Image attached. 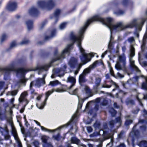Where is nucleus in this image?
<instances>
[{"label": "nucleus", "mask_w": 147, "mask_h": 147, "mask_svg": "<svg viewBox=\"0 0 147 147\" xmlns=\"http://www.w3.org/2000/svg\"><path fill=\"white\" fill-rule=\"evenodd\" d=\"M145 20V19H142L141 23L140 24H138L137 22V20L134 19L131 22L126 26H124L121 22L118 23L115 25L113 24L112 23V19L111 18H108L105 19L102 18L99 15L95 16L87 20L84 26L80 29L79 34L81 36H82V38H83V34L89 24L94 21L100 22L103 24L106 25L110 30L111 36L108 45L109 46L111 45V41L113 39V38L112 36V31H119L127 28H132L134 26L136 28H140L141 26L144 24Z\"/></svg>", "instance_id": "obj_1"}, {"label": "nucleus", "mask_w": 147, "mask_h": 147, "mask_svg": "<svg viewBox=\"0 0 147 147\" xmlns=\"http://www.w3.org/2000/svg\"><path fill=\"white\" fill-rule=\"evenodd\" d=\"M70 38L73 43L68 45L66 48L63 51L61 56L58 57L57 58L53 61L52 62L64 58L65 54L69 52L70 49L72 48L73 45L76 42L77 43V46L78 47L81 53V55H80L79 57L82 62V64L80 63L78 65V69L79 71L82 65H85L91 61V55L90 53H86L85 52V50L82 47L81 45V42L83 39L82 38V36H81L79 34H78V36H76L74 35L73 32H71L70 34Z\"/></svg>", "instance_id": "obj_2"}, {"label": "nucleus", "mask_w": 147, "mask_h": 147, "mask_svg": "<svg viewBox=\"0 0 147 147\" xmlns=\"http://www.w3.org/2000/svg\"><path fill=\"white\" fill-rule=\"evenodd\" d=\"M49 67V66L47 65H39L36 67L35 69L27 70L24 68H19L16 69L14 66L13 65H11L5 68H0V71H2L5 73L4 79L6 80L9 77L10 71H15L17 76L20 75L24 76L25 73L28 71L38 70L39 72H40L42 70H47Z\"/></svg>", "instance_id": "obj_3"}, {"label": "nucleus", "mask_w": 147, "mask_h": 147, "mask_svg": "<svg viewBox=\"0 0 147 147\" xmlns=\"http://www.w3.org/2000/svg\"><path fill=\"white\" fill-rule=\"evenodd\" d=\"M115 68L117 70H122L124 72L127 71L126 66V57L124 53L119 55L118 61L115 66Z\"/></svg>", "instance_id": "obj_4"}, {"label": "nucleus", "mask_w": 147, "mask_h": 147, "mask_svg": "<svg viewBox=\"0 0 147 147\" xmlns=\"http://www.w3.org/2000/svg\"><path fill=\"white\" fill-rule=\"evenodd\" d=\"M55 5V0H48L47 1L45 0H39L37 2V6L39 8L47 10L51 9Z\"/></svg>", "instance_id": "obj_5"}, {"label": "nucleus", "mask_w": 147, "mask_h": 147, "mask_svg": "<svg viewBox=\"0 0 147 147\" xmlns=\"http://www.w3.org/2000/svg\"><path fill=\"white\" fill-rule=\"evenodd\" d=\"M100 125L101 124L100 122L99 121H96V122L94 124L93 126L94 128L96 130H97V129H98L99 130V131H102L101 130H100ZM102 135L104 139L102 140L101 141V143H102V142L105 140L106 139H108L110 138H111V142L108 144L107 146H108L110 144L111 146L113 143V139L112 137L113 136V135H111L110 134L108 133L107 132L104 131L103 130H102Z\"/></svg>", "instance_id": "obj_6"}, {"label": "nucleus", "mask_w": 147, "mask_h": 147, "mask_svg": "<svg viewBox=\"0 0 147 147\" xmlns=\"http://www.w3.org/2000/svg\"><path fill=\"white\" fill-rule=\"evenodd\" d=\"M54 91L57 92H62L65 91V90H64L63 89H61L60 88H57L55 90L52 89L51 90L48 91L46 93V98L44 101L40 105L36 104V105L37 107L39 109H42L45 105L46 104V102L49 96V95L52 94Z\"/></svg>", "instance_id": "obj_7"}, {"label": "nucleus", "mask_w": 147, "mask_h": 147, "mask_svg": "<svg viewBox=\"0 0 147 147\" xmlns=\"http://www.w3.org/2000/svg\"><path fill=\"white\" fill-rule=\"evenodd\" d=\"M122 123V120L120 116L117 117L115 118L114 120H112L109 122V128L113 130V131H114L113 128L116 127V128L120 127Z\"/></svg>", "instance_id": "obj_8"}, {"label": "nucleus", "mask_w": 147, "mask_h": 147, "mask_svg": "<svg viewBox=\"0 0 147 147\" xmlns=\"http://www.w3.org/2000/svg\"><path fill=\"white\" fill-rule=\"evenodd\" d=\"M0 132L2 135L4 136V140H9V142L8 143L9 144L8 145L12 143L11 136L9 134L8 129L7 126H5L4 128L0 127Z\"/></svg>", "instance_id": "obj_9"}, {"label": "nucleus", "mask_w": 147, "mask_h": 147, "mask_svg": "<svg viewBox=\"0 0 147 147\" xmlns=\"http://www.w3.org/2000/svg\"><path fill=\"white\" fill-rule=\"evenodd\" d=\"M30 84L33 86H34L37 87L39 88L42 85L45 84V78H38L36 80L31 82Z\"/></svg>", "instance_id": "obj_10"}, {"label": "nucleus", "mask_w": 147, "mask_h": 147, "mask_svg": "<svg viewBox=\"0 0 147 147\" xmlns=\"http://www.w3.org/2000/svg\"><path fill=\"white\" fill-rule=\"evenodd\" d=\"M99 63H101V62L98 61H95L92 65H90L88 67L84 69L82 74H83L86 76L90 72L91 70L96 67L98 65Z\"/></svg>", "instance_id": "obj_11"}, {"label": "nucleus", "mask_w": 147, "mask_h": 147, "mask_svg": "<svg viewBox=\"0 0 147 147\" xmlns=\"http://www.w3.org/2000/svg\"><path fill=\"white\" fill-rule=\"evenodd\" d=\"M28 95V93L27 91H25L22 92L19 99V102H21L23 101H26L28 104V102L27 100V97Z\"/></svg>", "instance_id": "obj_12"}, {"label": "nucleus", "mask_w": 147, "mask_h": 147, "mask_svg": "<svg viewBox=\"0 0 147 147\" xmlns=\"http://www.w3.org/2000/svg\"><path fill=\"white\" fill-rule=\"evenodd\" d=\"M67 82H70L71 83V84L70 87H67V86L64 85H63V86L67 89H69L74 85L76 82V79L74 77L70 76L68 78Z\"/></svg>", "instance_id": "obj_13"}, {"label": "nucleus", "mask_w": 147, "mask_h": 147, "mask_svg": "<svg viewBox=\"0 0 147 147\" xmlns=\"http://www.w3.org/2000/svg\"><path fill=\"white\" fill-rule=\"evenodd\" d=\"M78 62V59L74 57H71L68 62V64L71 68L74 67Z\"/></svg>", "instance_id": "obj_14"}, {"label": "nucleus", "mask_w": 147, "mask_h": 147, "mask_svg": "<svg viewBox=\"0 0 147 147\" xmlns=\"http://www.w3.org/2000/svg\"><path fill=\"white\" fill-rule=\"evenodd\" d=\"M16 7L17 3L13 2H9L7 7V9L10 11L14 10Z\"/></svg>", "instance_id": "obj_15"}, {"label": "nucleus", "mask_w": 147, "mask_h": 147, "mask_svg": "<svg viewBox=\"0 0 147 147\" xmlns=\"http://www.w3.org/2000/svg\"><path fill=\"white\" fill-rule=\"evenodd\" d=\"M38 10L34 7H32L29 10V13L31 16H36L38 13Z\"/></svg>", "instance_id": "obj_16"}, {"label": "nucleus", "mask_w": 147, "mask_h": 147, "mask_svg": "<svg viewBox=\"0 0 147 147\" xmlns=\"http://www.w3.org/2000/svg\"><path fill=\"white\" fill-rule=\"evenodd\" d=\"M84 90L86 92V93L88 96V97L86 98L83 101V102L86 99H87L88 97L92 96L93 95L92 93V90L90 89V88L88 87L87 86H85L84 88Z\"/></svg>", "instance_id": "obj_17"}, {"label": "nucleus", "mask_w": 147, "mask_h": 147, "mask_svg": "<svg viewBox=\"0 0 147 147\" xmlns=\"http://www.w3.org/2000/svg\"><path fill=\"white\" fill-rule=\"evenodd\" d=\"M79 81L80 84L82 85L83 83L85 82L86 80L85 79V76L83 74H81L79 77Z\"/></svg>", "instance_id": "obj_18"}, {"label": "nucleus", "mask_w": 147, "mask_h": 147, "mask_svg": "<svg viewBox=\"0 0 147 147\" xmlns=\"http://www.w3.org/2000/svg\"><path fill=\"white\" fill-rule=\"evenodd\" d=\"M71 143L76 144L78 145L80 143V141L76 137H73L71 139Z\"/></svg>", "instance_id": "obj_19"}, {"label": "nucleus", "mask_w": 147, "mask_h": 147, "mask_svg": "<svg viewBox=\"0 0 147 147\" xmlns=\"http://www.w3.org/2000/svg\"><path fill=\"white\" fill-rule=\"evenodd\" d=\"M129 61L131 67L137 71H139L140 70L135 65L134 61L133 60L132 58H130Z\"/></svg>", "instance_id": "obj_20"}, {"label": "nucleus", "mask_w": 147, "mask_h": 147, "mask_svg": "<svg viewBox=\"0 0 147 147\" xmlns=\"http://www.w3.org/2000/svg\"><path fill=\"white\" fill-rule=\"evenodd\" d=\"M11 128L12 133L14 137L15 140L19 139V137L18 136L17 132L15 128V127H11Z\"/></svg>", "instance_id": "obj_21"}, {"label": "nucleus", "mask_w": 147, "mask_h": 147, "mask_svg": "<svg viewBox=\"0 0 147 147\" xmlns=\"http://www.w3.org/2000/svg\"><path fill=\"white\" fill-rule=\"evenodd\" d=\"M28 29L29 30L32 29L33 28V22L31 20H28L26 22Z\"/></svg>", "instance_id": "obj_22"}, {"label": "nucleus", "mask_w": 147, "mask_h": 147, "mask_svg": "<svg viewBox=\"0 0 147 147\" xmlns=\"http://www.w3.org/2000/svg\"><path fill=\"white\" fill-rule=\"evenodd\" d=\"M101 81V79L99 77L96 78L95 79V86L97 88L100 85Z\"/></svg>", "instance_id": "obj_23"}, {"label": "nucleus", "mask_w": 147, "mask_h": 147, "mask_svg": "<svg viewBox=\"0 0 147 147\" xmlns=\"http://www.w3.org/2000/svg\"><path fill=\"white\" fill-rule=\"evenodd\" d=\"M18 92V90H15L13 91H9L6 94L7 96L11 95L12 96H16Z\"/></svg>", "instance_id": "obj_24"}, {"label": "nucleus", "mask_w": 147, "mask_h": 147, "mask_svg": "<svg viewBox=\"0 0 147 147\" xmlns=\"http://www.w3.org/2000/svg\"><path fill=\"white\" fill-rule=\"evenodd\" d=\"M59 84V82L58 80H55L50 82L48 86H52L54 87L56 86Z\"/></svg>", "instance_id": "obj_25"}, {"label": "nucleus", "mask_w": 147, "mask_h": 147, "mask_svg": "<svg viewBox=\"0 0 147 147\" xmlns=\"http://www.w3.org/2000/svg\"><path fill=\"white\" fill-rule=\"evenodd\" d=\"M138 145L140 147H147V142L145 141H142L140 142Z\"/></svg>", "instance_id": "obj_26"}, {"label": "nucleus", "mask_w": 147, "mask_h": 147, "mask_svg": "<svg viewBox=\"0 0 147 147\" xmlns=\"http://www.w3.org/2000/svg\"><path fill=\"white\" fill-rule=\"evenodd\" d=\"M67 67L65 65H63L62 68L60 69H57L56 70V71L58 73H59L62 72L64 73V71L65 70L66 68Z\"/></svg>", "instance_id": "obj_27"}, {"label": "nucleus", "mask_w": 147, "mask_h": 147, "mask_svg": "<svg viewBox=\"0 0 147 147\" xmlns=\"http://www.w3.org/2000/svg\"><path fill=\"white\" fill-rule=\"evenodd\" d=\"M27 80L23 76L21 78L19 81L18 83L21 84H23L24 85H25L26 83Z\"/></svg>", "instance_id": "obj_28"}, {"label": "nucleus", "mask_w": 147, "mask_h": 147, "mask_svg": "<svg viewBox=\"0 0 147 147\" xmlns=\"http://www.w3.org/2000/svg\"><path fill=\"white\" fill-rule=\"evenodd\" d=\"M56 30L55 29L51 33V35L50 36H46L45 38V40H47L50 39L51 38L53 37L55 34Z\"/></svg>", "instance_id": "obj_29"}, {"label": "nucleus", "mask_w": 147, "mask_h": 147, "mask_svg": "<svg viewBox=\"0 0 147 147\" xmlns=\"http://www.w3.org/2000/svg\"><path fill=\"white\" fill-rule=\"evenodd\" d=\"M49 139V137L45 136H44L41 137L42 142L45 144L47 143V141Z\"/></svg>", "instance_id": "obj_30"}, {"label": "nucleus", "mask_w": 147, "mask_h": 147, "mask_svg": "<svg viewBox=\"0 0 147 147\" xmlns=\"http://www.w3.org/2000/svg\"><path fill=\"white\" fill-rule=\"evenodd\" d=\"M109 112L111 113L112 117H114L115 115L117 112L113 108H111L109 110Z\"/></svg>", "instance_id": "obj_31"}, {"label": "nucleus", "mask_w": 147, "mask_h": 147, "mask_svg": "<svg viewBox=\"0 0 147 147\" xmlns=\"http://www.w3.org/2000/svg\"><path fill=\"white\" fill-rule=\"evenodd\" d=\"M99 132L96 131L94 132L93 134L90 135V136L91 138H94L100 135Z\"/></svg>", "instance_id": "obj_32"}, {"label": "nucleus", "mask_w": 147, "mask_h": 147, "mask_svg": "<svg viewBox=\"0 0 147 147\" xmlns=\"http://www.w3.org/2000/svg\"><path fill=\"white\" fill-rule=\"evenodd\" d=\"M146 82H143L142 84V88L145 90H147V78H145Z\"/></svg>", "instance_id": "obj_33"}, {"label": "nucleus", "mask_w": 147, "mask_h": 147, "mask_svg": "<svg viewBox=\"0 0 147 147\" xmlns=\"http://www.w3.org/2000/svg\"><path fill=\"white\" fill-rule=\"evenodd\" d=\"M33 85L30 84V91L31 93L32 94L35 95L37 93L35 91V90L32 88Z\"/></svg>", "instance_id": "obj_34"}, {"label": "nucleus", "mask_w": 147, "mask_h": 147, "mask_svg": "<svg viewBox=\"0 0 147 147\" xmlns=\"http://www.w3.org/2000/svg\"><path fill=\"white\" fill-rule=\"evenodd\" d=\"M61 12V10L59 9H57L56 10L54 14V17L55 19L57 18V17L59 14Z\"/></svg>", "instance_id": "obj_35"}, {"label": "nucleus", "mask_w": 147, "mask_h": 147, "mask_svg": "<svg viewBox=\"0 0 147 147\" xmlns=\"http://www.w3.org/2000/svg\"><path fill=\"white\" fill-rule=\"evenodd\" d=\"M130 52L131 56H134L135 55V49L132 46H131V47Z\"/></svg>", "instance_id": "obj_36"}, {"label": "nucleus", "mask_w": 147, "mask_h": 147, "mask_svg": "<svg viewBox=\"0 0 147 147\" xmlns=\"http://www.w3.org/2000/svg\"><path fill=\"white\" fill-rule=\"evenodd\" d=\"M32 144L35 147H39L40 143L38 140H34Z\"/></svg>", "instance_id": "obj_37"}, {"label": "nucleus", "mask_w": 147, "mask_h": 147, "mask_svg": "<svg viewBox=\"0 0 147 147\" xmlns=\"http://www.w3.org/2000/svg\"><path fill=\"white\" fill-rule=\"evenodd\" d=\"M40 127H41V129L42 130L44 131H48L50 132H53L55 131L56 130V129H55V130H49V129H47L45 128V127H44L42 126H40Z\"/></svg>", "instance_id": "obj_38"}, {"label": "nucleus", "mask_w": 147, "mask_h": 147, "mask_svg": "<svg viewBox=\"0 0 147 147\" xmlns=\"http://www.w3.org/2000/svg\"><path fill=\"white\" fill-rule=\"evenodd\" d=\"M124 13V12L121 10H119L118 11L114 12V13L117 16H119L123 15Z\"/></svg>", "instance_id": "obj_39"}, {"label": "nucleus", "mask_w": 147, "mask_h": 147, "mask_svg": "<svg viewBox=\"0 0 147 147\" xmlns=\"http://www.w3.org/2000/svg\"><path fill=\"white\" fill-rule=\"evenodd\" d=\"M6 117V116L5 113H3L0 112V119L2 120L5 119Z\"/></svg>", "instance_id": "obj_40"}, {"label": "nucleus", "mask_w": 147, "mask_h": 147, "mask_svg": "<svg viewBox=\"0 0 147 147\" xmlns=\"http://www.w3.org/2000/svg\"><path fill=\"white\" fill-rule=\"evenodd\" d=\"M67 24L66 22H64L62 23L59 26V28L61 30H62L64 29L66 26Z\"/></svg>", "instance_id": "obj_41"}, {"label": "nucleus", "mask_w": 147, "mask_h": 147, "mask_svg": "<svg viewBox=\"0 0 147 147\" xmlns=\"http://www.w3.org/2000/svg\"><path fill=\"white\" fill-rule=\"evenodd\" d=\"M43 146V147H53L51 142L47 143L44 144Z\"/></svg>", "instance_id": "obj_42"}, {"label": "nucleus", "mask_w": 147, "mask_h": 147, "mask_svg": "<svg viewBox=\"0 0 147 147\" xmlns=\"http://www.w3.org/2000/svg\"><path fill=\"white\" fill-rule=\"evenodd\" d=\"M132 121L131 120H127L126 121L125 125L128 126L132 123Z\"/></svg>", "instance_id": "obj_43"}, {"label": "nucleus", "mask_w": 147, "mask_h": 147, "mask_svg": "<svg viewBox=\"0 0 147 147\" xmlns=\"http://www.w3.org/2000/svg\"><path fill=\"white\" fill-rule=\"evenodd\" d=\"M111 82L112 83L113 85H114L115 88L113 89L112 90V91H114L115 90H117L119 87V86L116 84L114 82H113L112 80H111Z\"/></svg>", "instance_id": "obj_44"}, {"label": "nucleus", "mask_w": 147, "mask_h": 147, "mask_svg": "<svg viewBox=\"0 0 147 147\" xmlns=\"http://www.w3.org/2000/svg\"><path fill=\"white\" fill-rule=\"evenodd\" d=\"M15 140L18 144V147H22V144L19 138Z\"/></svg>", "instance_id": "obj_45"}, {"label": "nucleus", "mask_w": 147, "mask_h": 147, "mask_svg": "<svg viewBox=\"0 0 147 147\" xmlns=\"http://www.w3.org/2000/svg\"><path fill=\"white\" fill-rule=\"evenodd\" d=\"M127 40L129 42L131 43L134 41L135 40L133 37H131L127 39Z\"/></svg>", "instance_id": "obj_46"}, {"label": "nucleus", "mask_w": 147, "mask_h": 147, "mask_svg": "<svg viewBox=\"0 0 147 147\" xmlns=\"http://www.w3.org/2000/svg\"><path fill=\"white\" fill-rule=\"evenodd\" d=\"M78 88H76L74 89L73 91H71L69 92V93L71 94L72 95H76L77 94L78 92Z\"/></svg>", "instance_id": "obj_47"}, {"label": "nucleus", "mask_w": 147, "mask_h": 147, "mask_svg": "<svg viewBox=\"0 0 147 147\" xmlns=\"http://www.w3.org/2000/svg\"><path fill=\"white\" fill-rule=\"evenodd\" d=\"M140 123H144L146 124H147V121L146 120H145L143 119H140L139 120L137 124H138Z\"/></svg>", "instance_id": "obj_48"}, {"label": "nucleus", "mask_w": 147, "mask_h": 147, "mask_svg": "<svg viewBox=\"0 0 147 147\" xmlns=\"http://www.w3.org/2000/svg\"><path fill=\"white\" fill-rule=\"evenodd\" d=\"M53 138L57 141H59L60 139V136L59 134H58L57 135L54 136Z\"/></svg>", "instance_id": "obj_49"}, {"label": "nucleus", "mask_w": 147, "mask_h": 147, "mask_svg": "<svg viewBox=\"0 0 147 147\" xmlns=\"http://www.w3.org/2000/svg\"><path fill=\"white\" fill-rule=\"evenodd\" d=\"M7 36L5 34H3L1 38V42L2 43L6 38Z\"/></svg>", "instance_id": "obj_50"}, {"label": "nucleus", "mask_w": 147, "mask_h": 147, "mask_svg": "<svg viewBox=\"0 0 147 147\" xmlns=\"http://www.w3.org/2000/svg\"><path fill=\"white\" fill-rule=\"evenodd\" d=\"M70 122H69L67 123H66V124L62 126H60V127H58V128H57V129H60L61 128L64 127H66L70 124Z\"/></svg>", "instance_id": "obj_51"}, {"label": "nucleus", "mask_w": 147, "mask_h": 147, "mask_svg": "<svg viewBox=\"0 0 147 147\" xmlns=\"http://www.w3.org/2000/svg\"><path fill=\"white\" fill-rule=\"evenodd\" d=\"M29 42V41L28 40H23L20 44L21 45H23L24 44H26Z\"/></svg>", "instance_id": "obj_52"}, {"label": "nucleus", "mask_w": 147, "mask_h": 147, "mask_svg": "<svg viewBox=\"0 0 147 147\" xmlns=\"http://www.w3.org/2000/svg\"><path fill=\"white\" fill-rule=\"evenodd\" d=\"M86 129L88 132V133H90L92 131V129L91 127H86Z\"/></svg>", "instance_id": "obj_53"}, {"label": "nucleus", "mask_w": 147, "mask_h": 147, "mask_svg": "<svg viewBox=\"0 0 147 147\" xmlns=\"http://www.w3.org/2000/svg\"><path fill=\"white\" fill-rule=\"evenodd\" d=\"M108 102L107 100L104 99L101 104L102 105L105 106L107 105L108 104Z\"/></svg>", "instance_id": "obj_54"}, {"label": "nucleus", "mask_w": 147, "mask_h": 147, "mask_svg": "<svg viewBox=\"0 0 147 147\" xmlns=\"http://www.w3.org/2000/svg\"><path fill=\"white\" fill-rule=\"evenodd\" d=\"M5 85V83L3 82H0V90L2 89Z\"/></svg>", "instance_id": "obj_55"}, {"label": "nucleus", "mask_w": 147, "mask_h": 147, "mask_svg": "<svg viewBox=\"0 0 147 147\" xmlns=\"http://www.w3.org/2000/svg\"><path fill=\"white\" fill-rule=\"evenodd\" d=\"M140 129L143 131H144L146 130V127L145 125L140 126Z\"/></svg>", "instance_id": "obj_56"}, {"label": "nucleus", "mask_w": 147, "mask_h": 147, "mask_svg": "<svg viewBox=\"0 0 147 147\" xmlns=\"http://www.w3.org/2000/svg\"><path fill=\"white\" fill-rule=\"evenodd\" d=\"M16 43L15 41H13L12 42L10 45V47L12 48L16 45Z\"/></svg>", "instance_id": "obj_57"}, {"label": "nucleus", "mask_w": 147, "mask_h": 147, "mask_svg": "<svg viewBox=\"0 0 147 147\" xmlns=\"http://www.w3.org/2000/svg\"><path fill=\"white\" fill-rule=\"evenodd\" d=\"M8 122L9 123V124L10 125L11 127H14L11 119H9L8 120Z\"/></svg>", "instance_id": "obj_58"}, {"label": "nucleus", "mask_w": 147, "mask_h": 147, "mask_svg": "<svg viewBox=\"0 0 147 147\" xmlns=\"http://www.w3.org/2000/svg\"><path fill=\"white\" fill-rule=\"evenodd\" d=\"M111 85H102V88H110L111 87Z\"/></svg>", "instance_id": "obj_59"}, {"label": "nucleus", "mask_w": 147, "mask_h": 147, "mask_svg": "<svg viewBox=\"0 0 147 147\" xmlns=\"http://www.w3.org/2000/svg\"><path fill=\"white\" fill-rule=\"evenodd\" d=\"M117 76L120 78H122L124 77L123 75L121 74L120 73L118 72L117 73Z\"/></svg>", "instance_id": "obj_60"}, {"label": "nucleus", "mask_w": 147, "mask_h": 147, "mask_svg": "<svg viewBox=\"0 0 147 147\" xmlns=\"http://www.w3.org/2000/svg\"><path fill=\"white\" fill-rule=\"evenodd\" d=\"M139 110V109L137 108L136 110H134L133 111V113L134 114H137L138 113Z\"/></svg>", "instance_id": "obj_61"}, {"label": "nucleus", "mask_w": 147, "mask_h": 147, "mask_svg": "<svg viewBox=\"0 0 147 147\" xmlns=\"http://www.w3.org/2000/svg\"><path fill=\"white\" fill-rule=\"evenodd\" d=\"M110 72L111 75L112 76H113L114 75V72L112 69L111 67H110Z\"/></svg>", "instance_id": "obj_62"}, {"label": "nucleus", "mask_w": 147, "mask_h": 147, "mask_svg": "<svg viewBox=\"0 0 147 147\" xmlns=\"http://www.w3.org/2000/svg\"><path fill=\"white\" fill-rule=\"evenodd\" d=\"M82 103H80V102H79L78 105V109H81L82 107Z\"/></svg>", "instance_id": "obj_63"}, {"label": "nucleus", "mask_w": 147, "mask_h": 147, "mask_svg": "<svg viewBox=\"0 0 147 147\" xmlns=\"http://www.w3.org/2000/svg\"><path fill=\"white\" fill-rule=\"evenodd\" d=\"M117 147H126V146L124 144L121 143L119 145L117 146Z\"/></svg>", "instance_id": "obj_64"}]
</instances>
